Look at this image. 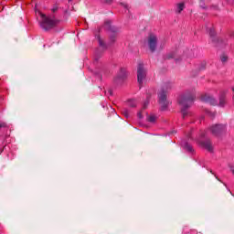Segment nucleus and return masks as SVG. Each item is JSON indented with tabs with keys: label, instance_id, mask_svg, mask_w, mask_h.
Masks as SVG:
<instances>
[{
	"label": "nucleus",
	"instance_id": "nucleus-1",
	"mask_svg": "<svg viewBox=\"0 0 234 234\" xmlns=\"http://www.w3.org/2000/svg\"><path fill=\"white\" fill-rule=\"evenodd\" d=\"M194 101L195 93L193 92L185 93L179 97L178 103L181 106V112L184 118H186V115L187 114V109L193 105Z\"/></svg>",
	"mask_w": 234,
	"mask_h": 234
},
{
	"label": "nucleus",
	"instance_id": "nucleus-2",
	"mask_svg": "<svg viewBox=\"0 0 234 234\" xmlns=\"http://www.w3.org/2000/svg\"><path fill=\"white\" fill-rule=\"evenodd\" d=\"M36 16H37L39 25L43 30H50V28H54V27L58 25V20L56 18L47 16V15L41 13L39 10L36 11Z\"/></svg>",
	"mask_w": 234,
	"mask_h": 234
},
{
	"label": "nucleus",
	"instance_id": "nucleus-3",
	"mask_svg": "<svg viewBox=\"0 0 234 234\" xmlns=\"http://www.w3.org/2000/svg\"><path fill=\"white\" fill-rule=\"evenodd\" d=\"M208 32L210 36V41L213 43L214 47H226L228 45V39L215 37V29L210 28Z\"/></svg>",
	"mask_w": 234,
	"mask_h": 234
},
{
	"label": "nucleus",
	"instance_id": "nucleus-4",
	"mask_svg": "<svg viewBox=\"0 0 234 234\" xmlns=\"http://www.w3.org/2000/svg\"><path fill=\"white\" fill-rule=\"evenodd\" d=\"M208 131L215 136H220V134H224L228 131V127L226 124H214L208 128Z\"/></svg>",
	"mask_w": 234,
	"mask_h": 234
},
{
	"label": "nucleus",
	"instance_id": "nucleus-5",
	"mask_svg": "<svg viewBox=\"0 0 234 234\" xmlns=\"http://www.w3.org/2000/svg\"><path fill=\"white\" fill-rule=\"evenodd\" d=\"M146 74L147 72L145 71V69H144V64H139L137 68V81L140 86L144 85Z\"/></svg>",
	"mask_w": 234,
	"mask_h": 234
},
{
	"label": "nucleus",
	"instance_id": "nucleus-6",
	"mask_svg": "<svg viewBox=\"0 0 234 234\" xmlns=\"http://www.w3.org/2000/svg\"><path fill=\"white\" fill-rule=\"evenodd\" d=\"M158 45V37L155 35L151 34L147 38V46L150 48L151 52H154L156 50V47Z\"/></svg>",
	"mask_w": 234,
	"mask_h": 234
},
{
	"label": "nucleus",
	"instance_id": "nucleus-7",
	"mask_svg": "<svg viewBox=\"0 0 234 234\" xmlns=\"http://www.w3.org/2000/svg\"><path fill=\"white\" fill-rule=\"evenodd\" d=\"M159 103L161 105L162 111H165L167 109V106L169 105V102L167 101V97L165 95V91L162 90L159 93Z\"/></svg>",
	"mask_w": 234,
	"mask_h": 234
},
{
	"label": "nucleus",
	"instance_id": "nucleus-8",
	"mask_svg": "<svg viewBox=\"0 0 234 234\" xmlns=\"http://www.w3.org/2000/svg\"><path fill=\"white\" fill-rule=\"evenodd\" d=\"M227 96H228L227 90H223L219 92V97H218L219 102L218 103L219 107H226V103H228Z\"/></svg>",
	"mask_w": 234,
	"mask_h": 234
},
{
	"label": "nucleus",
	"instance_id": "nucleus-9",
	"mask_svg": "<svg viewBox=\"0 0 234 234\" xmlns=\"http://www.w3.org/2000/svg\"><path fill=\"white\" fill-rule=\"evenodd\" d=\"M206 103L207 105H218V101H217V99H215V97H213L212 95H207L206 96Z\"/></svg>",
	"mask_w": 234,
	"mask_h": 234
},
{
	"label": "nucleus",
	"instance_id": "nucleus-10",
	"mask_svg": "<svg viewBox=\"0 0 234 234\" xmlns=\"http://www.w3.org/2000/svg\"><path fill=\"white\" fill-rule=\"evenodd\" d=\"M197 144L200 147H206V135L204 133H201L200 137L197 139Z\"/></svg>",
	"mask_w": 234,
	"mask_h": 234
},
{
	"label": "nucleus",
	"instance_id": "nucleus-11",
	"mask_svg": "<svg viewBox=\"0 0 234 234\" xmlns=\"http://www.w3.org/2000/svg\"><path fill=\"white\" fill-rule=\"evenodd\" d=\"M5 131H8V128H6V123L2 122L0 123V139L1 140H5V135L3 134Z\"/></svg>",
	"mask_w": 234,
	"mask_h": 234
},
{
	"label": "nucleus",
	"instance_id": "nucleus-12",
	"mask_svg": "<svg viewBox=\"0 0 234 234\" xmlns=\"http://www.w3.org/2000/svg\"><path fill=\"white\" fill-rule=\"evenodd\" d=\"M206 151H207V153H213V144L209 140L206 141Z\"/></svg>",
	"mask_w": 234,
	"mask_h": 234
},
{
	"label": "nucleus",
	"instance_id": "nucleus-13",
	"mask_svg": "<svg viewBox=\"0 0 234 234\" xmlns=\"http://www.w3.org/2000/svg\"><path fill=\"white\" fill-rule=\"evenodd\" d=\"M185 8H186V5L184 3H179V4L176 5V12L177 14H180Z\"/></svg>",
	"mask_w": 234,
	"mask_h": 234
},
{
	"label": "nucleus",
	"instance_id": "nucleus-14",
	"mask_svg": "<svg viewBox=\"0 0 234 234\" xmlns=\"http://www.w3.org/2000/svg\"><path fill=\"white\" fill-rule=\"evenodd\" d=\"M183 147H185V149H186V151H188L189 153H192V151H193V146L189 145V144H187V143L183 144Z\"/></svg>",
	"mask_w": 234,
	"mask_h": 234
},
{
	"label": "nucleus",
	"instance_id": "nucleus-15",
	"mask_svg": "<svg viewBox=\"0 0 234 234\" xmlns=\"http://www.w3.org/2000/svg\"><path fill=\"white\" fill-rule=\"evenodd\" d=\"M220 59H221V61H222L223 63H228V59H229L228 55L222 54V55L220 56Z\"/></svg>",
	"mask_w": 234,
	"mask_h": 234
},
{
	"label": "nucleus",
	"instance_id": "nucleus-16",
	"mask_svg": "<svg viewBox=\"0 0 234 234\" xmlns=\"http://www.w3.org/2000/svg\"><path fill=\"white\" fill-rule=\"evenodd\" d=\"M148 122H150V123H154V122H156V116L154 115L148 116Z\"/></svg>",
	"mask_w": 234,
	"mask_h": 234
},
{
	"label": "nucleus",
	"instance_id": "nucleus-17",
	"mask_svg": "<svg viewBox=\"0 0 234 234\" xmlns=\"http://www.w3.org/2000/svg\"><path fill=\"white\" fill-rule=\"evenodd\" d=\"M207 116H209L210 118H214L216 116V112H209L207 110L206 112Z\"/></svg>",
	"mask_w": 234,
	"mask_h": 234
},
{
	"label": "nucleus",
	"instance_id": "nucleus-18",
	"mask_svg": "<svg viewBox=\"0 0 234 234\" xmlns=\"http://www.w3.org/2000/svg\"><path fill=\"white\" fill-rule=\"evenodd\" d=\"M128 103H129L130 107H136V101L135 100H130Z\"/></svg>",
	"mask_w": 234,
	"mask_h": 234
},
{
	"label": "nucleus",
	"instance_id": "nucleus-19",
	"mask_svg": "<svg viewBox=\"0 0 234 234\" xmlns=\"http://www.w3.org/2000/svg\"><path fill=\"white\" fill-rule=\"evenodd\" d=\"M199 6L200 8H206V1L205 0H199Z\"/></svg>",
	"mask_w": 234,
	"mask_h": 234
},
{
	"label": "nucleus",
	"instance_id": "nucleus-20",
	"mask_svg": "<svg viewBox=\"0 0 234 234\" xmlns=\"http://www.w3.org/2000/svg\"><path fill=\"white\" fill-rule=\"evenodd\" d=\"M99 45L100 47H102V48H105V43H103V40H101V38L99 37Z\"/></svg>",
	"mask_w": 234,
	"mask_h": 234
},
{
	"label": "nucleus",
	"instance_id": "nucleus-21",
	"mask_svg": "<svg viewBox=\"0 0 234 234\" xmlns=\"http://www.w3.org/2000/svg\"><path fill=\"white\" fill-rule=\"evenodd\" d=\"M122 114H123V116H125V118H129V111L124 110V111L122 112Z\"/></svg>",
	"mask_w": 234,
	"mask_h": 234
},
{
	"label": "nucleus",
	"instance_id": "nucleus-22",
	"mask_svg": "<svg viewBox=\"0 0 234 234\" xmlns=\"http://www.w3.org/2000/svg\"><path fill=\"white\" fill-rule=\"evenodd\" d=\"M121 73H122L121 78H125V69H122Z\"/></svg>",
	"mask_w": 234,
	"mask_h": 234
},
{
	"label": "nucleus",
	"instance_id": "nucleus-23",
	"mask_svg": "<svg viewBox=\"0 0 234 234\" xmlns=\"http://www.w3.org/2000/svg\"><path fill=\"white\" fill-rule=\"evenodd\" d=\"M147 105H149V101L144 102L143 109H147Z\"/></svg>",
	"mask_w": 234,
	"mask_h": 234
},
{
	"label": "nucleus",
	"instance_id": "nucleus-24",
	"mask_svg": "<svg viewBox=\"0 0 234 234\" xmlns=\"http://www.w3.org/2000/svg\"><path fill=\"white\" fill-rule=\"evenodd\" d=\"M51 12H58V5H55L52 9Z\"/></svg>",
	"mask_w": 234,
	"mask_h": 234
},
{
	"label": "nucleus",
	"instance_id": "nucleus-25",
	"mask_svg": "<svg viewBox=\"0 0 234 234\" xmlns=\"http://www.w3.org/2000/svg\"><path fill=\"white\" fill-rule=\"evenodd\" d=\"M226 1L227 3H229V4L234 3V0H226Z\"/></svg>",
	"mask_w": 234,
	"mask_h": 234
},
{
	"label": "nucleus",
	"instance_id": "nucleus-26",
	"mask_svg": "<svg viewBox=\"0 0 234 234\" xmlns=\"http://www.w3.org/2000/svg\"><path fill=\"white\" fill-rule=\"evenodd\" d=\"M138 117H139V118H142V112H139V113H138Z\"/></svg>",
	"mask_w": 234,
	"mask_h": 234
},
{
	"label": "nucleus",
	"instance_id": "nucleus-27",
	"mask_svg": "<svg viewBox=\"0 0 234 234\" xmlns=\"http://www.w3.org/2000/svg\"><path fill=\"white\" fill-rule=\"evenodd\" d=\"M111 39L112 42H114V37H112Z\"/></svg>",
	"mask_w": 234,
	"mask_h": 234
},
{
	"label": "nucleus",
	"instance_id": "nucleus-28",
	"mask_svg": "<svg viewBox=\"0 0 234 234\" xmlns=\"http://www.w3.org/2000/svg\"><path fill=\"white\" fill-rule=\"evenodd\" d=\"M3 153V149L0 148V154Z\"/></svg>",
	"mask_w": 234,
	"mask_h": 234
},
{
	"label": "nucleus",
	"instance_id": "nucleus-29",
	"mask_svg": "<svg viewBox=\"0 0 234 234\" xmlns=\"http://www.w3.org/2000/svg\"><path fill=\"white\" fill-rule=\"evenodd\" d=\"M201 101H204V98H201Z\"/></svg>",
	"mask_w": 234,
	"mask_h": 234
},
{
	"label": "nucleus",
	"instance_id": "nucleus-30",
	"mask_svg": "<svg viewBox=\"0 0 234 234\" xmlns=\"http://www.w3.org/2000/svg\"><path fill=\"white\" fill-rule=\"evenodd\" d=\"M5 136H8V133H5Z\"/></svg>",
	"mask_w": 234,
	"mask_h": 234
},
{
	"label": "nucleus",
	"instance_id": "nucleus-31",
	"mask_svg": "<svg viewBox=\"0 0 234 234\" xmlns=\"http://www.w3.org/2000/svg\"><path fill=\"white\" fill-rule=\"evenodd\" d=\"M169 58H174L173 56L169 57Z\"/></svg>",
	"mask_w": 234,
	"mask_h": 234
}]
</instances>
